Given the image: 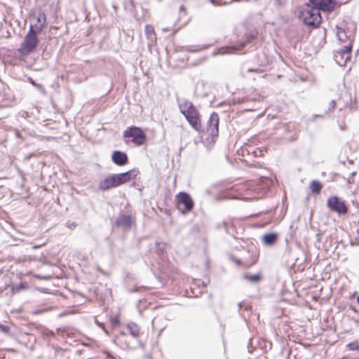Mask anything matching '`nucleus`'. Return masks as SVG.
Segmentation results:
<instances>
[{
  "mask_svg": "<svg viewBox=\"0 0 359 359\" xmlns=\"http://www.w3.org/2000/svg\"><path fill=\"white\" fill-rule=\"evenodd\" d=\"M318 116H319L318 115H316V114H315V115H313V119H314L315 118H316V117H318Z\"/></svg>",
  "mask_w": 359,
  "mask_h": 359,
  "instance_id": "nucleus-33",
  "label": "nucleus"
},
{
  "mask_svg": "<svg viewBox=\"0 0 359 359\" xmlns=\"http://www.w3.org/2000/svg\"><path fill=\"white\" fill-rule=\"evenodd\" d=\"M133 220L130 215H121L116 220V225L118 227L130 229Z\"/></svg>",
  "mask_w": 359,
  "mask_h": 359,
  "instance_id": "nucleus-12",
  "label": "nucleus"
},
{
  "mask_svg": "<svg viewBox=\"0 0 359 359\" xmlns=\"http://www.w3.org/2000/svg\"><path fill=\"white\" fill-rule=\"evenodd\" d=\"M20 288H22L21 285H15L13 287V290L17 292L19 291Z\"/></svg>",
  "mask_w": 359,
  "mask_h": 359,
  "instance_id": "nucleus-30",
  "label": "nucleus"
},
{
  "mask_svg": "<svg viewBox=\"0 0 359 359\" xmlns=\"http://www.w3.org/2000/svg\"><path fill=\"white\" fill-rule=\"evenodd\" d=\"M352 46L353 41L351 39H348L347 43L344 45L342 48L336 52L334 54V60L339 65L345 66L346 62L350 60Z\"/></svg>",
  "mask_w": 359,
  "mask_h": 359,
  "instance_id": "nucleus-6",
  "label": "nucleus"
},
{
  "mask_svg": "<svg viewBox=\"0 0 359 359\" xmlns=\"http://www.w3.org/2000/svg\"><path fill=\"white\" fill-rule=\"evenodd\" d=\"M139 171L137 170L132 169L122 173L111 174L100 182L99 188L102 191H106L116 187L129 182L136 177Z\"/></svg>",
  "mask_w": 359,
  "mask_h": 359,
  "instance_id": "nucleus-1",
  "label": "nucleus"
},
{
  "mask_svg": "<svg viewBox=\"0 0 359 359\" xmlns=\"http://www.w3.org/2000/svg\"><path fill=\"white\" fill-rule=\"evenodd\" d=\"M335 107H336V102H335V101H334V100L331 101L330 103V105H329V109L330 110H332Z\"/></svg>",
  "mask_w": 359,
  "mask_h": 359,
  "instance_id": "nucleus-28",
  "label": "nucleus"
},
{
  "mask_svg": "<svg viewBox=\"0 0 359 359\" xmlns=\"http://www.w3.org/2000/svg\"><path fill=\"white\" fill-rule=\"evenodd\" d=\"M337 36L339 38V40L341 41H345V39H346V34L344 29H339L337 31Z\"/></svg>",
  "mask_w": 359,
  "mask_h": 359,
  "instance_id": "nucleus-21",
  "label": "nucleus"
},
{
  "mask_svg": "<svg viewBox=\"0 0 359 359\" xmlns=\"http://www.w3.org/2000/svg\"><path fill=\"white\" fill-rule=\"evenodd\" d=\"M347 347L350 350H358V349H359V345H358V343L357 341H353V342L349 343L347 345Z\"/></svg>",
  "mask_w": 359,
  "mask_h": 359,
  "instance_id": "nucleus-22",
  "label": "nucleus"
},
{
  "mask_svg": "<svg viewBox=\"0 0 359 359\" xmlns=\"http://www.w3.org/2000/svg\"><path fill=\"white\" fill-rule=\"evenodd\" d=\"M278 240V234L276 233H270L264 234L262 237V241L264 245H273Z\"/></svg>",
  "mask_w": 359,
  "mask_h": 359,
  "instance_id": "nucleus-15",
  "label": "nucleus"
},
{
  "mask_svg": "<svg viewBox=\"0 0 359 359\" xmlns=\"http://www.w3.org/2000/svg\"><path fill=\"white\" fill-rule=\"evenodd\" d=\"M180 112L185 116L191 128L200 132L201 130V121L200 114L196 108L189 101H184L180 104Z\"/></svg>",
  "mask_w": 359,
  "mask_h": 359,
  "instance_id": "nucleus-2",
  "label": "nucleus"
},
{
  "mask_svg": "<svg viewBox=\"0 0 359 359\" xmlns=\"http://www.w3.org/2000/svg\"><path fill=\"white\" fill-rule=\"evenodd\" d=\"M257 69H248V72H257Z\"/></svg>",
  "mask_w": 359,
  "mask_h": 359,
  "instance_id": "nucleus-31",
  "label": "nucleus"
},
{
  "mask_svg": "<svg viewBox=\"0 0 359 359\" xmlns=\"http://www.w3.org/2000/svg\"><path fill=\"white\" fill-rule=\"evenodd\" d=\"M42 334H43L44 339H49L50 338L53 337L55 336L53 332L51 330H49L48 329L43 330Z\"/></svg>",
  "mask_w": 359,
  "mask_h": 359,
  "instance_id": "nucleus-20",
  "label": "nucleus"
},
{
  "mask_svg": "<svg viewBox=\"0 0 359 359\" xmlns=\"http://www.w3.org/2000/svg\"><path fill=\"white\" fill-rule=\"evenodd\" d=\"M125 334H126V332H123V331H121V335H125Z\"/></svg>",
  "mask_w": 359,
  "mask_h": 359,
  "instance_id": "nucleus-32",
  "label": "nucleus"
},
{
  "mask_svg": "<svg viewBox=\"0 0 359 359\" xmlns=\"http://www.w3.org/2000/svg\"><path fill=\"white\" fill-rule=\"evenodd\" d=\"M327 205L332 211L337 212L339 215H346L348 212V208L345 202L341 201L337 196H331L327 199Z\"/></svg>",
  "mask_w": 359,
  "mask_h": 359,
  "instance_id": "nucleus-7",
  "label": "nucleus"
},
{
  "mask_svg": "<svg viewBox=\"0 0 359 359\" xmlns=\"http://www.w3.org/2000/svg\"><path fill=\"white\" fill-rule=\"evenodd\" d=\"M95 323L97 325L98 327L102 328L106 334H109L108 331L104 328V324L102 323H100L96 320Z\"/></svg>",
  "mask_w": 359,
  "mask_h": 359,
  "instance_id": "nucleus-27",
  "label": "nucleus"
},
{
  "mask_svg": "<svg viewBox=\"0 0 359 359\" xmlns=\"http://www.w3.org/2000/svg\"><path fill=\"white\" fill-rule=\"evenodd\" d=\"M357 302H358V303L359 304V296H358V298H357Z\"/></svg>",
  "mask_w": 359,
  "mask_h": 359,
  "instance_id": "nucleus-36",
  "label": "nucleus"
},
{
  "mask_svg": "<svg viewBox=\"0 0 359 359\" xmlns=\"http://www.w3.org/2000/svg\"><path fill=\"white\" fill-rule=\"evenodd\" d=\"M245 278L248 280H249L250 282H253V283H257V282L259 281L261 279V277L259 274L248 275V276H245Z\"/></svg>",
  "mask_w": 359,
  "mask_h": 359,
  "instance_id": "nucleus-18",
  "label": "nucleus"
},
{
  "mask_svg": "<svg viewBox=\"0 0 359 359\" xmlns=\"http://www.w3.org/2000/svg\"><path fill=\"white\" fill-rule=\"evenodd\" d=\"M50 309V308H48V307H45V308L40 309H36L32 311V313L34 315H38V314H41L43 312H46Z\"/></svg>",
  "mask_w": 359,
  "mask_h": 359,
  "instance_id": "nucleus-23",
  "label": "nucleus"
},
{
  "mask_svg": "<svg viewBox=\"0 0 359 359\" xmlns=\"http://www.w3.org/2000/svg\"><path fill=\"white\" fill-rule=\"evenodd\" d=\"M126 331L134 338H137L140 334V327L134 323H130L126 325Z\"/></svg>",
  "mask_w": 359,
  "mask_h": 359,
  "instance_id": "nucleus-16",
  "label": "nucleus"
},
{
  "mask_svg": "<svg viewBox=\"0 0 359 359\" xmlns=\"http://www.w3.org/2000/svg\"><path fill=\"white\" fill-rule=\"evenodd\" d=\"M300 19L305 25L311 27H318L322 20L320 12L309 4H306L300 11Z\"/></svg>",
  "mask_w": 359,
  "mask_h": 359,
  "instance_id": "nucleus-4",
  "label": "nucleus"
},
{
  "mask_svg": "<svg viewBox=\"0 0 359 359\" xmlns=\"http://www.w3.org/2000/svg\"><path fill=\"white\" fill-rule=\"evenodd\" d=\"M152 326L154 327V319L152 320Z\"/></svg>",
  "mask_w": 359,
  "mask_h": 359,
  "instance_id": "nucleus-34",
  "label": "nucleus"
},
{
  "mask_svg": "<svg viewBox=\"0 0 359 359\" xmlns=\"http://www.w3.org/2000/svg\"><path fill=\"white\" fill-rule=\"evenodd\" d=\"M111 161L114 164L118 166H123L128 163V158L125 152L116 150L112 153Z\"/></svg>",
  "mask_w": 359,
  "mask_h": 359,
  "instance_id": "nucleus-11",
  "label": "nucleus"
},
{
  "mask_svg": "<svg viewBox=\"0 0 359 359\" xmlns=\"http://www.w3.org/2000/svg\"><path fill=\"white\" fill-rule=\"evenodd\" d=\"M30 83H32V85H33L35 87H37L39 89H41V90H43V87L41 84H39V83H36L32 78L29 77L28 78Z\"/></svg>",
  "mask_w": 359,
  "mask_h": 359,
  "instance_id": "nucleus-25",
  "label": "nucleus"
},
{
  "mask_svg": "<svg viewBox=\"0 0 359 359\" xmlns=\"http://www.w3.org/2000/svg\"><path fill=\"white\" fill-rule=\"evenodd\" d=\"M309 4L320 12H329L332 11L336 5L335 0H309Z\"/></svg>",
  "mask_w": 359,
  "mask_h": 359,
  "instance_id": "nucleus-9",
  "label": "nucleus"
},
{
  "mask_svg": "<svg viewBox=\"0 0 359 359\" xmlns=\"http://www.w3.org/2000/svg\"><path fill=\"white\" fill-rule=\"evenodd\" d=\"M76 224L74 223V222H68L67 223V226L69 228V229H73L74 227H76Z\"/></svg>",
  "mask_w": 359,
  "mask_h": 359,
  "instance_id": "nucleus-29",
  "label": "nucleus"
},
{
  "mask_svg": "<svg viewBox=\"0 0 359 359\" xmlns=\"http://www.w3.org/2000/svg\"><path fill=\"white\" fill-rule=\"evenodd\" d=\"M0 331L4 334L9 335V336H12V334L11 333V327L9 326L4 325L1 323H0Z\"/></svg>",
  "mask_w": 359,
  "mask_h": 359,
  "instance_id": "nucleus-19",
  "label": "nucleus"
},
{
  "mask_svg": "<svg viewBox=\"0 0 359 359\" xmlns=\"http://www.w3.org/2000/svg\"><path fill=\"white\" fill-rule=\"evenodd\" d=\"M177 205L183 212L190 211L194 207V202L191 196L185 192H180L177 196Z\"/></svg>",
  "mask_w": 359,
  "mask_h": 359,
  "instance_id": "nucleus-8",
  "label": "nucleus"
},
{
  "mask_svg": "<svg viewBox=\"0 0 359 359\" xmlns=\"http://www.w3.org/2000/svg\"><path fill=\"white\" fill-rule=\"evenodd\" d=\"M310 189L313 193L319 194L322 189V186L319 182L312 181L310 184Z\"/></svg>",
  "mask_w": 359,
  "mask_h": 359,
  "instance_id": "nucleus-17",
  "label": "nucleus"
},
{
  "mask_svg": "<svg viewBox=\"0 0 359 359\" xmlns=\"http://www.w3.org/2000/svg\"><path fill=\"white\" fill-rule=\"evenodd\" d=\"M231 53H233L232 48H222L219 50L220 54Z\"/></svg>",
  "mask_w": 359,
  "mask_h": 359,
  "instance_id": "nucleus-24",
  "label": "nucleus"
},
{
  "mask_svg": "<svg viewBox=\"0 0 359 359\" xmlns=\"http://www.w3.org/2000/svg\"><path fill=\"white\" fill-rule=\"evenodd\" d=\"M145 33L148 37V39L150 40L151 42L148 43V46L151 52L152 50L157 51V48H156V46L154 44H152L151 42L153 41V39H156V34L154 32V29L151 25H146L145 27Z\"/></svg>",
  "mask_w": 359,
  "mask_h": 359,
  "instance_id": "nucleus-13",
  "label": "nucleus"
},
{
  "mask_svg": "<svg viewBox=\"0 0 359 359\" xmlns=\"http://www.w3.org/2000/svg\"><path fill=\"white\" fill-rule=\"evenodd\" d=\"M36 21L39 23V25H34V29L36 30V32H41L46 27V18L44 13H39V14L36 16Z\"/></svg>",
  "mask_w": 359,
  "mask_h": 359,
  "instance_id": "nucleus-14",
  "label": "nucleus"
},
{
  "mask_svg": "<svg viewBox=\"0 0 359 359\" xmlns=\"http://www.w3.org/2000/svg\"><path fill=\"white\" fill-rule=\"evenodd\" d=\"M120 321L118 317H114L111 319V323L113 326L118 325L119 324Z\"/></svg>",
  "mask_w": 359,
  "mask_h": 359,
  "instance_id": "nucleus-26",
  "label": "nucleus"
},
{
  "mask_svg": "<svg viewBox=\"0 0 359 359\" xmlns=\"http://www.w3.org/2000/svg\"><path fill=\"white\" fill-rule=\"evenodd\" d=\"M180 10H181V11L184 10V6H182L180 7Z\"/></svg>",
  "mask_w": 359,
  "mask_h": 359,
  "instance_id": "nucleus-35",
  "label": "nucleus"
},
{
  "mask_svg": "<svg viewBox=\"0 0 359 359\" xmlns=\"http://www.w3.org/2000/svg\"><path fill=\"white\" fill-rule=\"evenodd\" d=\"M40 33V32H36L34 29L33 25H30L29 29L18 49V52L21 55L25 56L35 52L39 43L38 35Z\"/></svg>",
  "mask_w": 359,
  "mask_h": 359,
  "instance_id": "nucleus-3",
  "label": "nucleus"
},
{
  "mask_svg": "<svg viewBox=\"0 0 359 359\" xmlns=\"http://www.w3.org/2000/svg\"><path fill=\"white\" fill-rule=\"evenodd\" d=\"M219 116L217 113H212L208 122L207 131L212 137H217L219 133Z\"/></svg>",
  "mask_w": 359,
  "mask_h": 359,
  "instance_id": "nucleus-10",
  "label": "nucleus"
},
{
  "mask_svg": "<svg viewBox=\"0 0 359 359\" xmlns=\"http://www.w3.org/2000/svg\"><path fill=\"white\" fill-rule=\"evenodd\" d=\"M123 137L128 138L137 146L144 144L146 141V135L143 130L137 126L128 127L123 132Z\"/></svg>",
  "mask_w": 359,
  "mask_h": 359,
  "instance_id": "nucleus-5",
  "label": "nucleus"
}]
</instances>
